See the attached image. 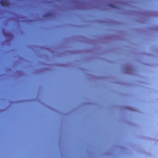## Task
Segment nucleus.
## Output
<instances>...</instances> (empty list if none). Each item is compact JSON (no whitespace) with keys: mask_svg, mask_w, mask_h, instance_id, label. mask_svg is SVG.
<instances>
[{"mask_svg":"<svg viewBox=\"0 0 158 158\" xmlns=\"http://www.w3.org/2000/svg\"><path fill=\"white\" fill-rule=\"evenodd\" d=\"M110 6H111V7H114V6L113 5H110Z\"/></svg>","mask_w":158,"mask_h":158,"instance_id":"2","label":"nucleus"},{"mask_svg":"<svg viewBox=\"0 0 158 158\" xmlns=\"http://www.w3.org/2000/svg\"><path fill=\"white\" fill-rule=\"evenodd\" d=\"M0 3L2 6H9V3L7 0H1Z\"/></svg>","mask_w":158,"mask_h":158,"instance_id":"1","label":"nucleus"}]
</instances>
